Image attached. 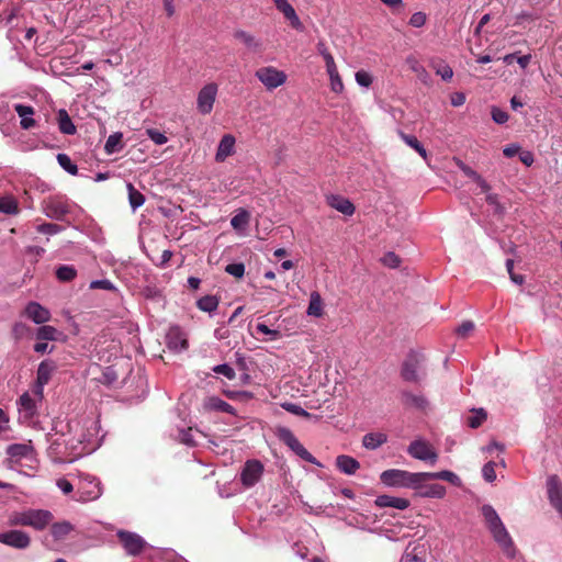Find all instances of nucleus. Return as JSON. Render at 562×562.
Instances as JSON below:
<instances>
[{"mask_svg": "<svg viewBox=\"0 0 562 562\" xmlns=\"http://www.w3.org/2000/svg\"><path fill=\"white\" fill-rule=\"evenodd\" d=\"M54 520V515L47 509H26L23 512H15L10 516L11 526L31 527L35 530L42 531L47 528Z\"/></svg>", "mask_w": 562, "mask_h": 562, "instance_id": "f257e3e1", "label": "nucleus"}, {"mask_svg": "<svg viewBox=\"0 0 562 562\" xmlns=\"http://www.w3.org/2000/svg\"><path fill=\"white\" fill-rule=\"evenodd\" d=\"M381 482L387 486L417 488L424 481V472H408L405 470L390 469L381 473Z\"/></svg>", "mask_w": 562, "mask_h": 562, "instance_id": "f03ea898", "label": "nucleus"}, {"mask_svg": "<svg viewBox=\"0 0 562 562\" xmlns=\"http://www.w3.org/2000/svg\"><path fill=\"white\" fill-rule=\"evenodd\" d=\"M424 357L411 351L402 363L401 376L406 382L419 383L425 372L423 371Z\"/></svg>", "mask_w": 562, "mask_h": 562, "instance_id": "7ed1b4c3", "label": "nucleus"}, {"mask_svg": "<svg viewBox=\"0 0 562 562\" xmlns=\"http://www.w3.org/2000/svg\"><path fill=\"white\" fill-rule=\"evenodd\" d=\"M255 76L268 90H273L286 81L285 72L272 66L257 69Z\"/></svg>", "mask_w": 562, "mask_h": 562, "instance_id": "20e7f679", "label": "nucleus"}, {"mask_svg": "<svg viewBox=\"0 0 562 562\" xmlns=\"http://www.w3.org/2000/svg\"><path fill=\"white\" fill-rule=\"evenodd\" d=\"M279 439L286 445L301 459L310 463L316 464V459L304 448L294 434L289 428H280L278 431Z\"/></svg>", "mask_w": 562, "mask_h": 562, "instance_id": "39448f33", "label": "nucleus"}, {"mask_svg": "<svg viewBox=\"0 0 562 562\" xmlns=\"http://www.w3.org/2000/svg\"><path fill=\"white\" fill-rule=\"evenodd\" d=\"M407 452L414 459L428 461L431 464H435L438 460L437 451L429 442L423 439L412 441L407 448Z\"/></svg>", "mask_w": 562, "mask_h": 562, "instance_id": "423d86ee", "label": "nucleus"}, {"mask_svg": "<svg viewBox=\"0 0 562 562\" xmlns=\"http://www.w3.org/2000/svg\"><path fill=\"white\" fill-rule=\"evenodd\" d=\"M44 213L57 221H63L70 212L67 200L63 196H49L43 201Z\"/></svg>", "mask_w": 562, "mask_h": 562, "instance_id": "0eeeda50", "label": "nucleus"}, {"mask_svg": "<svg viewBox=\"0 0 562 562\" xmlns=\"http://www.w3.org/2000/svg\"><path fill=\"white\" fill-rule=\"evenodd\" d=\"M116 536L120 543L130 555H138L145 548V540L135 532L119 530Z\"/></svg>", "mask_w": 562, "mask_h": 562, "instance_id": "6e6552de", "label": "nucleus"}, {"mask_svg": "<svg viewBox=\"0 0 562 562\" xmlns=\"http://www.w3.org/2000/svg\"><path fill=\"white\" fill-rule=\"evenodd\" d=\"M217 94V85L214 82L205 85L198 93L196 108L201 114H210Z\"/></svg>", "mask_w": 562, "mask_h": 562, "instance_id": "1a4fd4ad", "label": "nucleus"}, {"mask_svg": "<svg viewBox=\"0 0 562 562\" xmlns=\"http://www.w3.org/2000/svg\"><path fill=\"white\" fill-rule=\"evenodd\" d=\"M263 464L259 460H248L240 473V481L244 486H254L262 476Z\"/></svg>", "mask_w": 562, "mask_h": 562, "instance_id": "9d476101", "label": "nucleus"}, {"mask_svg": "<svg viewBox=\"0 0 562 562\" xmlns=\"http://www.w3.org/2000/svg\"><path fill=\"white\" fill-rule=\"evenodd\" d=\"M0 543L14 549H26L31 544V538L25 531L14 529L0 532Z\"/></svg>", "mask_w": 562, "mask_h": 562, "instance_id": "9b49d317", "label": "nucleus"}, {"mask_svg": "<svg viewBox=\"0 0 562 562\" xmlns=\"http://www.w3.org/2000/svg\"><path fill=\"white\" fill-rule=\"evenodd\" d=\"M23 314L35 324H45L52 317L50 312L46 307L34 301L27 303Z\"/></svg>", "mask_w": 562, "mask_h": 562, "instance_id": "f8f14e48", "label": "nucleus"}, {"mask_svg": "<svg viewBox=\"0 0 562 562\" xmlns=\"http://www.w3.org/2000/svg\"><path fill=\"white\" fill-rule=\"evenodd\" d=\"M276 8L290 22V25L296 31H303L304 26L297 16L294 8L288 0H273Z\"/></svg>", "mask_w": 562, "mask_h": 562, "instance_id": "ddd939ff", "label": "nucleus"}, {"mask_svg": "<svg viewBox=\"0 0 562 562\" xmlns=\"http://www.w3.org/2000/svg\"><path fill=\"white\" fill-rule=\"evenodd\" d=\"M233 36L251 53H261L263 50V44L261 40L244 30H236L233 33Z\"/></svg>", "mask_w": 562, "mask_h": 562, "instance_id": "4468645a", "label": "nucleus"}, {"mask_svg": "<svg viewBox=\"0 0 562 562\" xmlns=\"http://www.w3.org/2000/svg\"><path fill=\"white\" fill-rule=\"evenodd\" d=\"M550 503L558 510L562 512V485L557 475H551L547 482Z\"/></svg>", "mask_w": 562, "mask_h": 562, "instance_id": "2eb2a0df", "label": "nucleus"}, {"mask_svg": "<svg viewBox=\"0 0 562 562\" xmlns=\"http://www.w3.org/2000/svg\"><path fill=\"white\" fill-rule=\"evenodd\" d=\"M202 407L204 412H223L231 415H236L235 408L223 401L218 396H207L203 400Z\"/></svg>", "mask_w": 562, "mask_h": 562, "instance_id": "dca6fc26", "label": "nucleus"}, {"mask_svg": "<svg viewBox=\"0 0 562 562\" xmlns=\"http://www.w3.org/2000/svg\"><path fill=\"white\" fill-rule=\"evenodd\" d=\"M427 481H422L420 486L414 488L416 491V495L419 497L427 498H443L446 496V487L441 484H426Z\"/></svg>", "mask_w": 562, "mask_h": 562, "instance_id": "f3484780", "label": "nucleus"}, {"mask_svg": "<svg viewBox=\"0 0 562 562\" xmlns=\"http://www.w3.org/2000/svg\"><path fill=\"white\" fill-rule=\"evenodd\" d=\"M57 366L53 360H44L37 368L36 382L38 384V392L42 393L43 386L46 385L53 373L56 371Z\"/></svg>", "mask_w": 562, "mask_h": 562, "instance_id": "a211bd4d", "label": "nucleus"}, {"mask_svg": "<svg viewBox=\"0 0 562 562\" xmlns=\"http://www.w3.org/2000/svg\"><path fill=\"white\" fill-rule=\"evenodd\" d=\"M49 526V535L52 536L53 540L57 542L66 540L75 530V526L67 520L57 522L52 521Z\"/></svg>", "mask_w": 562, "mask_h": 562, "instance_id": "6ab92c4d", "label": "nucleus"}, {"mask_svg": "<svg viewBox=\"0 0 562 562\" xmlns=\"http://www.w3.org/2000/svg\"><path fill=\"white\" fill-rule=\"evenodd\" d=\"M34 449L29 443H13L7 448V454L11 462L18 463L23 458H31Z\"/></svg>", "mask_w": 562, "mask_h": 562, "instance_id": "aec40b11", "label": "nucleus"}, {"mask_svg": "<svg viewBox=\"0 0 562 562\" xmlns=\"http://www.w3.org/2000/svg\"><path fill=\"white\" fill-rule=\"evenodd\" d=\"M235 148V137L231 134H226L220 140L217 151L215 155V160L217 162H223L227 157L234 154Z\"/></svg>", "mask_w": 562, "mask_h": 562, "instance_id": "412c9836", "label": "nucleus"}, {"mask_svg": "<svg viewBox=\"0 0 562 562\" xmlns=\"http://www.w3.org/2000/svg\"><path fill=\"white\" fill-rule=\"evenodd\" d=\"M327 203L329 206L342 213L344 215L350 216L355 213V205L350 202V200L341 195L331 194L327 196Z\"/></svg>", "mask_w": 562, "mask_h": 562, "instance_id": "4be33fe9", "label": "nucleus"}, {"mask_svg": "<svg viewBox=\"0 0 562 562\" xmlns=\"http://www.w3.org/2000/svg\"><path fill=\"white\" fill-rule=\"evenodd\" d=\"M494 540L502 547V549L508 554L512 555L513 551V540L506 530L504 524L498 525L497 528L491 530Z\"/></svg>", "mask_w": 562, "mask_h": 562, "instance_id": "5701e85b", "label": "nucleus"}, {"mask_svg": "<svg viewBox=\"0 0 562 562\" xmlns=\"http://www.w3.org/2000/svg\"><path fill=\"white\" fill-rule=\"evenodd\" d=\"M168 346L170 348L186 350L189 347V342L186 334L180 329V327H171L167 335Z\"/></svg>", "mask_w": 562, "mask_h": 562, "instance_id": "b1692460", "label": "nucleus"}, {"mask_svg": "<svg viewBox=\"0 0 562 562\" xmlns=\"http://www.w3.org/2000/svg\"><path fill=\"white\" fill-rule=\"evenodd\" d=\"M14 111L21 117L20 125L23 130H30L36 125V121L34 119L30 117L31 115H33L35 113V110L33 106L18 103L14 105Z\"/></svg>", "mask_w": 562, "mask_h": 562, "instance_id": "393cba45", "label": "nucleus"}, {"mask_svg": "<svg viewBox=\"0 0 562 562\" xmlns=\"http://www.w3.org/2000/svg\"><path fill=\"white\" fill-rule=\"evenodd\" d=\"M375 504L379 507H392L404 510L409 507V501L402 497H394L390 495H380L375 499Z\"/></svg>", "mask_w": 562, "mask_h": 562, "instance_id": "a878e982", "label": "nucleus"}, {"mask_svg": "<svg viewBox=\"0 0 562 562\" xmlns=\"http://www.w3.org/2000/svg\"><path fill=\"white\" fill-rule=\"evenodd\" d=\"M336 467L340 472L352 475L360 469V463L350 456L341 454L336 458Z\"/></svg>", "mask_w": 562, "mask_h": 562, "instance_id": "bb28decb", "label": "nucleus"}, {"mask_svg": "<svg viewBox=\"0 0 562 562\" xmlns=\"http://www.w3.org/2000/svg\"><path fill=\"white\" fill-rule=\"evenodd\" d=\"M401 401L403 405L407 407H415L418 409H425L428 406V401L424 395L413 394L409 391H403L401 393Z\"/></svg>", "mask_w": 562, "mask_h": 562, "instance_id": "cd10ccee", "label": "nucleus"}, {"mask_svg": "<svg viewBox=\"0 0 562 562\" xmlns=\"http://www.w3.org/2000/svg\"><path fill=\"white\" fill-rule=\"evenodd\" d=\"M430 480H443L456 486L461 484L460 477L449 470H442L439 472H424V481Z\"/></svg>", "mask_w": 562, "mask_h": 562, "instance_id": "c85d7f7f", "label": "nucleus"}, {"mask_svg": "<svg viewBox=\"0 0 562 562\" xmlns=\"http://www.w3.org/2000/svg\"><path fill=\"white\" fill-rule=\"evenodd\" d=\"M387 441L384 432H368L362 437V445L368 450H375Z\"/></svg>", "mask_w": 562, "mask_h": 562, "instance_id": "c756f323", "label": "nucleus"}, {"mask_svg": "<svg viewBox=\"0 0 562 562\" xmlns=\"http://www.w3.org/2000/svg\"><path fill=\"white\" fill-rule=\"evenodd\" d=\"M58 128L63 134L74 135L77 132L75 124L72 123L68 112L65 109H60L57 113Z\"/></svg>", "mask_w": 562, "mask_h": 562, "instance_id": "7c9ffc66", "label": "nucleus"}, {"mask_svg": "<svg viewBox=\"0 0 562 562\" xmlns=\"http://www.w3.org/2000/svg\"><path fill=\"white\" fill-rule=\"evenodd\" d=\"M482 515L490 531L503 524L496 510L491 505H484L482 507Z\"/></svg>", "mask_w": 562, "mask_h": 562, "instance_id": "2f4dec72", "label": "nucleus"}, {"mask_svg": "<svg viewBox=\"0 0 562 562\" xmlns=\"http://www.w3.org/2000/svg\"><path fill=\"white\" fill-rule=\"evenodd\" d=\"M400 562H425V550L422 547H409L405 550Z\"/></svg>", "mask_w": 562, "mask_h": 562, "instance_id": "473e14b6", "label": "nucleus"}, {"mask_svg": "<svg viewBox=\"0 0 562 562\" xmlns=\"http://www.w3.org/2000/svg\"><path fill=\"white\" fill-rule=\"evenodd\" d=\"M250 213L245 209H239L237 213L232 217L231 225L233 228L241 231L245 229L249 224Z\"/></svg>", "mask_w": 562, "mask_h": 562, "instance_id": "72a5a7b5", "label": "nucleus"}, {"mask_svg": "<svg viewBox=\"0 0 562 562\" xmlns=\"http://www.w3.org/2000/svg\"><path fill=\"white\" fill-rule=\"evenodd\" d=\"M220 300L215 295H205L198 300L196 306L199 310L212 313L217 310Z\"/></svg>", "mask_w": 562, "mask_h": 562, "instance_id": "f704fd0d", "label": "nucleus"}, {"mask_svg": "<svg viewBox=\"0 0 562 562\" xmlns=\"http://www.w3.org/2000/svg\"><path fill=\"white\" fill-rule=\"evenodd\" d=\"M307 314L316 317L323 315V301L318 292H312Z\"/></svg>", "mask_w": 562, "mask_h": 562, "instance_id": "c9c22d12", "label": "nucleus"}, {"mask_svg": "<svg viewBox=\"0 0 562 562\" xmlns=\"http://www.w3.org/2000/svg\"><path fill=\"white\" fill-rule=\"evenodd\" d=\"M122 138V133H114L110 135L104 145V150L106 151V154L111 155L116 151H120L123 147Z\"/></svg>", "mask_w": 562, "mask_h": 562, "instance_id": "e433bc0d", "label": "nucleus"}, {"mask_svg": "<svg viewBox=\"0 0 562 562\" xmlns=\"http://www.w3.org/2000/svg\"><path fill=\"white\" fill-rule=\"evenodd\" d=\"M56 277L61 282H70L77 277V270L74 266L63 265L56 269Z\"/></svg>", "mask_w": 562, "mask_h": 562, "instance_id": "4c0bfd02", "label": "nucleus"}, {"mask_svg": "<svg viewBox=\"0 0 562 562\" xmlns=\"http://www.w3.org/2000/svg\"><path fill=\"white\" fill-rule=\"evenodd\" d=\"M58 335L57 328L50 325H42L36 330V338L42 341L56 340Z\"/></svg>", "mask_w": 562, "mask_h": 562, "instance_id": "58836bf2", "label": "nucleus"}, {"mask_svg": "<svg viewBox=\"0 0 562 562\" xmlns=\"http://www.w3.org/2000/svg\"><path fill=\"white\" fill-rule=\"evenodd\" d=\"M127 191H128V201L132 206V209H137L142 206L145 202V196L143 193H140L132 183L127 184Z\"/></svg>", "mask_w": 562, "mask_h": 562, "instance_id": "ea45409f", "label": "nucleus"}, {"mask_svg": "<svg viewBox=\"0 0 562 562\" xmlns=\"http://www.w3.org/2000/svg\"><path fill=\"white\" fill-rule=\"evenodd\" d=\"M400 136L409 147L414 148L423 158L426 159L427 151L415 136L407 135L403 132L400 133Z\"/></svg>", "mask_w": 562, "mask_h": 562, "instance_id": "a19ab883", "label": "nucleus"}, {"mask_svg": "<svg viewBox=\"0 0 562 562\" xmlns=\"http://www.w3.org/2000/svg\"><path fill=\"white\" fill-rule=\"evenodd\" d=\"M19 212L18 203L14 199L9 196L0 198V213L13 215Z\"/></svg>", "mask_w": 562, "mask_h": 562, "instance_id": "79ce46f5", "label": "nucleus"}, {"mask_svg": "<svg viewBox=\"0 0 562 562\" xmlns=\"http://www.w3.org/2000/svg\"><path fill=\"white\" fill-rule=\"evenodd\" d=\"M57 161L59 166L70 175L75 176L78 173V167L71 161L68 155L58 154Z\"/></svg>", "mask_w": 562, "mask_h": 562, "instance_id": "37998d69", "label": "nucleus"}, {"mask_svg": "<svg viewBox=\"0 0 562 562\" xmlns=\"http://www.w3.org/2000/svg\"><path fill=\"white\" fill-rule=\"evenodd\" d=\"M407 64L422 81L427 82L428 72L414 57L407 58Z\"/></svg>", "mask_w": 562, "mask_h": 562, "instance_id": "c03bdc74", "label": "nucleus"}, {"mask_svg": "<svg viewBox=\"0 0 562 562\" xmlns=\"http://www.w3.org/2000/svg\"><path fill=\"white\" fill-rule=\"evenodd\" d=\"M225 271L228 274H231L237 279H240L245 274V265L241 262L229 263L225 267Z\"/></svg>", "mask_w": 562, "mask_h": 562, "instance_id": "a18cd8bd", "label": "nucleus"}, {"mask_svg": "<svg viewBox=\"0 0 562 562\" xmlns=\"http://www.w3.org/2000/svg\"><path fill=\"white\" fill-rule=\"evenodd\" d=\"M485 419H486V413L484 412V409L481 408V409L476 411L473 416H470L468 418V425L471 428H477L483 424V422Z\"/></svg>", "mask_w": 562, "mask_h": 562, "instance_id": "49530a36", "label": "nucleus"}, {"mask_svg": "<svg viewBox=\"0 0 562 562\" xmlns=\"http://www.w3.org/2000/svg\"><path fill=\"white\" fill-rule=\"evenodd\" d=\"M382 263L389 268H397L401 263V258L393 251H390L381 259Z\"/></svg>", "mask_w": 562, "mask_h": 562, "instance_id": "de8ad7c7", "label": "nucleus"}, {"mask_svg": "<svg viewBox=\"0 0 562 562\" xmlns=\"http://www.w3.org/2000/svg\"><path fill=\"white\" fill-rule=\"evenodd\" d=\"M38 233L46 235H55L61 231V226L54 223H43L36 227Z\"/></svg>", "mask_w": 562, "mask_h": 562, "instance_id": "09e8293b", "label": "nucleus"}, {"mask_svg": "<svg viewBox=\"0 0 562 562\" xmlns=\"http://www.w3.org/2000/svg\"><path fill=\"white\" fill-rule=\"evenodd\" d=\"M282 407L285 411H288L296 416H301V417H305V418L311 417V414L297 404L284 403V404H282Z\"/></svg>", "mask_w": 562, "mask_h": 562, "instance_id": "8fccbe9b", "label": "nucleus"}, {"mask_svg": "<svg viewBox=\"0 0 562 562\" xmlns=\"http://www.w3.org/2000/svg\"><path fill=\"white\" fill-rule=\"evenodd\" d=\"M146 134L157 145H162L168 140L167 136L164 133L155 128H147Z\"/></svg>", "mask_w": 562, "mask_h": 562, "instance_id": "3c124183", "label": "nucleus"}, {"mask_svg": "<svg viewBox=\"0 0 562 562\" xmlns=\"http://www.w3.org/2000/svg\"><path fill=\"white\" fill-rule=\"evenodd\" d=\"M474 328L475 325L472 321H465L456 329V333L459 337L465 338L474 330Z\"/></svg>", "mask_w": 562, "mask_h": 562, "instance_id": "603ef678", "label": "nucleus"}, {"mask_svg": "<svg viewBox=\"0 0 562 562\" xmlns=\"http://www.w3.org/2000/svg\"><path fill=\"white\" fill-rule=\"evenodd\" d=\"M491 115H492V119L495 123L497 124H504L508 121V114L507 112H505L504 110L497 108V106H493L492 110H491Z\"/></svg>", "mask_w": 562, "mask_h": 562, "instance_id": "864d4df0", "label": "nucleus"}, {"mask_svg": "<svg viewBox=\"0 0 562 562\" xmlns=\"http://www.w3.org/2000/svg\"><path fill=\"white\" fill-rule=\"evenodd\" d=\"M213 371L215 373L223 374L228 380H233L235 378V375H236L235 370L231 366H228L226 363L215 366L213 368Z\"/></svg>", "mask_w": 562, "mask_h": 562, "instance_id": "5fc2aeb1", "label": "nucleus"}, {"mask_svg": "<svg viewBox=\"0 0 562 562\" xmlns=\"http://www.w3.org/2000/svg\"><path fill=\"white\" fill-rule=\"evenodd\" d=\"M495 465H496L495 462L490 461L486 464H484V467L482 469L483 477L487 482H493L496 479Z\"/></svg>", "mask_w": 562, "mask_h": 562, "instance_id": "6e6d98bb", "label": "nucleus"}, {"mask_svg": "<svg viewBox=\"0 0 562 562\" xmlns=\"http://www.w3.org/2000/svg\"><path fill=\"white\" fill-rule=\"evenodd\" d=\"M485 200H486L487 204H490L491 206L494 207L495 214L502 215L504 213V207L499 203L497 194H494V193L487 194Z\"/></svg>", "mask_w": 562, "mask_h": 562, "instance_id": "4d7b16f0", "label": "nucleus"}, {"mask_svg": "<svg viewBox=\"0 0 562 562\" xmlns=\"http://www.w3.org/2000/svg\"><path fill=\"white\" fill-rule=\"evenodd\" d=\"M356 81L359 86L368 88L372 83V77L369 72L359 70L356 72Z\"/></svg>", "mask_w": 562, "mask_h": 562, "instance_id": "13d9d810", "label": "nucleus"}, {"mask_svg": "<svg viewBox=\"0 0 562 562\" xmlns=\"http://www.w3.org/2000/svg\"><path fill=\"white\" fill-rule=\"evenodd\" d=\"M256 331L258 334H262V335H269L271 336L270 339L274 340V339H278L280 337V333L278 330H274V329H270L266 324L263 323H258L256 325Z\"/></svg>", "mask_w": 562, "mask_h": 562, "instance_id": "bf43d9fd", "label": "nucleus"}, {"mask_svg": "<svg viewBox=\"0 0 562 562\" xmlns=\"http://www.w3.org/2000/svg\"><path fill=\"white\" fill-rule=\"evenodd\" d=\"M330 80V90L337 94L344 91V82L340 75H335L329 78Z\"/></svg>", "mask_w": 562, "mask_h": 562, "instance_id": "052dcab7", "label": "nucleus"}, {"mask_svg": "<svg viewBox=\"0 0 562 562\" xmlns=\"http://www.w3.org/2000/svg\"><path fill=\"white\" fill-rule=\"evenodd\" d=\"M426 21L427 16L424 12H415L409 19V24L414 27H422Z\"/></svg>", "mask_w": 562, "mask_h": 562, "instance_id": "680f3d73", "label": "nucleus"}, {"mask_svg": "<svg viewBox=\"0 0 562 562\" xmlns=\"http://www.w3.org/2000/svg\"><path fill=\"white\" fill-rule=\"evenodd\" d=\"M436 74L443 80H450L453 76L452 68L445 64H439L438 67H436Z\"/></svg>", "mask_w": 562, "mask_h": 562, "instance_id": "e2e57ef3", "label": "nucleus"}, {"mask_svg": "<svg viewBox=\"0 0 562 562\" xmlns=\"http://www.w3.org/2000/svg\"><path fill=\"white\" fill-rule=\"evenodd\" d=\"M27 330L29 327L26 324L18 322L12 327V335L16 340H19L25 335Z\"/></svg>", "mask_w": 562, "mask_h": 562, "instance_id": "0e129e2a", "label": "nucleus"}, {"mask_svg": "<svg viewBox=\"0 0 562 562\" xmlns=\"http://www.w3.org/2000/svg\"><path fill=\"white\" fill-rule=\"evenodd\" d=\"M20 404L26 411H32L35 407L34 400L30 396L29 393H24L20 396Z\"/></svg>", "mask_w": 562, "mask_h": 562, "instance_id": "69168bd1", "label": "nucleus"}, {"mask_svg": "<svg viewBox=\"0 0 562 562\" xmlns=\"http://www.w3.org/2000/svg\"><path fill=\"white\" fill-rule=\"evenodd\" d=\"M91 289L113 290L114 285L109 280H95L90 283Z\"/></svg>", "mask_w": 562, "mask_h": 562, "instance_id": "338daca9", "label": "nucleus"}, {"mask_svg": "<svg viewBox=\"0 0 562 562\" xmlns=\"http://www.w3.org/2000/svg\"><path fill=\"white\" fill-rule=\"evenodd\" d=\"M460 168H461V170L463 171V173H464L467 177L471 178V179H472L473 181H475V182H476V181L479 180V178L481 177V176H480L475 170H473L471 167H469V166H467V165H464V164H461V165H460Z\"/></svg>", "mask_w": 562, "mask_h": 562, "instance_id": "774afa93", "label": "nucleus"}]
</instances>
